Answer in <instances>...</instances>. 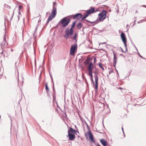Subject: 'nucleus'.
<instances>
[{"label":"nucleus","mask_w":146,"mask_h":146,"mask_svg":"<svg viewBox=\"0 0 146 146\" xmlns=\"http://www.w3.org/2000/svg\"><path fill=\"white\" fill-rule=\"evenodd\" d=\"M76 21L74 22L72 25L70 29L68 28H66L65 29V32L64 37L66 39L69 38V36H70V38L73 39L75 40L76 41L77 39L76 38L77 34L76 33H75L74 36L73 37L72 36V35L74 33V28L75 26Z\"/></svg>","instance_id":"obj_1"},{"label":"nucleus","mask_w":146,"mask_h":146,"mask_svg":"<svg viewBox=\"0 0 146 146\" xmlns=\"http://www.w3.org/2000/svg\"><path fill=\"white\" fill-rule=\"evenodd\" d=\"M92 73L93 72H89V75H90V76L91 80L93 84V86H94V89L95 90H98V77L97 74H96L94 76V78L95 79V83H94Z\"/></svg>","instance_id":"obj_2"},{"label":"nucleus","mask_w":146,"mask_h":146,"mask_svg":"<svg viewBox=\"0 0 146 146\" xmlns=\"http://www.w3.org/2000/svg\"><path fill=\"white\" fill-rule=\"evenodd\" d=\"M70 21V18H68L67 17H64L58 23L57 27L60 23L62 27H66L68 25Z\"/></svg>","instance_id":"obj_3"},{"label":"nucleus","mask_w":146,"mask_h":146,"mask_svg":"<svg viewBox=\"0 0 146 146\" xmlns=\"http://www.w3.org/2000/svg\"><path fill=\"white\" fill-rule=\"evenodd\" d=\"M56 8H52L51 14L49 16L48 19L47 23L56 16Z\"/></svg>","instance_id":"obj_4"},{"label":"nucleus","mask_w":146,"mask_h":146,"mask_svg":"<svg viewBox=\"0 0 146 146\" xmlns=\"http://www.w3.org/2000/svg\"><path fill=\"white\" fill-rule=\"evenodd\" d=\"M107 12L105 10H103L102 12L98 14L99 20L100 21H103L106 18Z\"/></svg>","instance_id":"obj_5"},{"label":"nucleus","mask_w":146,"mask_h":146,"mask_svg":"<svg viewBox=\"0 0 146 146\" xmlns=\"http://www.w3.org/2000/svg\"><path fill=\"white\" fill-rule=\"evenodd\" d=\"M85 135L87 138H88L89 136V139L90 140V141L92 143H95V142L94 139L93 135L90 130L89 132H86L85 133Z\"/></svg>","instance_id":"obj_6"},{"label":"nucleus","mask_w":146,"mask_h":146,"mask_svg":"<svg viewBox=\"0 0 146 146\" xmlns=\"http://www.w3.org/2000/svg\"><path fill=\"white\" fill-rule=\"evenodd\" d=\"M121 37L122 40L124 44L126 49L125 51H127V44L126 43L127 40L125 34L123 33H121Z\"/></svg>","instance_id":"obj_7"},{"label":"nucleus","mask_w":146,"mask_h":146,"mask_svg":"<svg viewBox=\"0 0 146 146\" xmlns=\"http://www.w3.org/2000/svg\"><path fill=\"white\" fill-rule=\"evenodd\" d=\"M77 48V45L75 44L73 46H72L70 48V54L71 55H73L75 52L76 51Z\"/></svg>","instance_id":"obj_8"},{"label":"nucleus","mask_w":146,"mask_h":146,"mask_svg":"<svg viewBox=\"0 0 146 146\" xmlns=\"http://www.w3.org/2000/svg\"><path fill=\"white\" fill-rule=\"evenodd\" d=\"M90 9L86 11V13L89 15L91 13H94L99 11V9H95L94 7H91Z\"/></svg>","instance_id":"obj_9"},{"label":"nucleus","mask_w":146,"mask_h":146,"mask_svg":"<svg viewBox=\"0 0 146 146\" xmlns=\"http://www.w3.org/2000/svg\"><path fill=\"white\" fill-rule=\"evenodd\" d=\"M72 16L74 19L76 18L77 19L79 20L81 18L82 15L81 13H78L75 15H72Z\"/></svg>","instance_id":"obj_10"},{"label":"nucleus","mask_w":146,"mask_h":146,"mask_svg":"<svg viewBox=\"0 0 146 146\" xmlns=\"http://www.w3.org/2000/svg\"><path fill=\"white\" fill-rule=\"evenodd\" d=\"M68 134L69 140H73L75 139V136L74 134L70 133H68Z\"/></svg>","instance_id":"obj_11"},{"label":"nucleus","mask_w":146,"mask_h":146,"mask_svg":"<svg viewBox=\"0 0 146 146\" xmlns=\"http://www.w3.org/2000/svg\"><path fill=\"white\" fill-rule=\"evenodd\" d=\"M4 40L1 43V46L2 49L3 48H4V46L5 45L6 43V39L5 36V34L4 35V37H3Z\"/></svg>","instance_id":"obj_12"},{"label":"nucleus","mask_w":146,"mask_h":146,"mask_svg":"<svg viewBox=\"0 0 146 146\" xmlns=\"http://www.w3.org/2000/svg\"><path fill=\"white\" fill-rule=\"evenodd\" d=\"M113 63L114 64V66L115 67V64L117 62V58L116 57V54L113 52Z\"/></svg>","instance_id":"obj_13"},{"label":"nucleus","mask_w":146,"mask_h":146,"mask_svg":"<svg viewBox=\"0 0 146 146\" xmlns=\"http://www.w3.org/2000/svg\"><path fill=\"white\" fill-rule=\"evenodd\" d=\"M100 142L104 146H106L107 145V141L104 139H101Z\"/></svg>","instance_id":"obj_14"},{"label":"nucleus","mask_w":146,"mask_h":146,"mask_svg":"<svg viewBox=\"0 0 146 146\" xmlns=\"http://www.w3.org/2000/svg\"><path fill=\"white\" fill-rule=\"evenodd\" d=\"M76 131L75 129H73L72 128L70 127V129L68 130V133H76Z\"/></svg>","instance_id":"obj_15"},{"label":"nucleus","mask_w":146,"mask_h":146,"mask_svg":"<svg viewBox=\"0 0 146 146\" xmlns=\"http://www.w3.org/2000/svg\"><path fill=\"white\" fill-rule=\"evenodd\" d=\"M89 15L87 13H84V16L82 18L81 21H82L85 19Z\"/></svg>","instance_id":"obj_16"},{"label":"nucleus","mask_w":146,"mask_h":146,"mask_svg":"<svg viewBox=\"0 0 146 146\" xmlns=\"http://www.w3.org/2000/svg\"><path fill=\"white\" fill-rule=\"evenodd\" d=\"M93 68V66H88V70L89 71V72H92V69Z\"/></svg>","instance_id":"obj_17"},{"label":"nucleus","mask_w":146,"mask_h":146,"mask_svg":"<svg viewBox=\"0 0 146 146\" xmlns=\"http://www.w3.org/2000/svg\"><path fill=\"white\" fill-rule=\"evenodd\" d=\"M90 59L89 58H87L86 61L84 62V64L86 65H87L88 64L90 63Z\"/></svg>","instance_id":"obj_18"},{"label":"nucleus","mask_w":146,"mask_h":146,"mask_svg":"<svg viewBox=\"0 0 146 146\" xmlns=\"http://www.w3.org/2000/svg\"><path fill=\"white\" fill-rule=\"evenodd\" d=\"M82 26V24L81 23H79L77 25V27L79 29H80Z\"/></svg>","instance_id":"obj_19"},{"label":"nucleus","mask_w":146,"mask_h":146,"mask_svg":"<svg viewBox=\"0 0 146 146\" xmlns=\"http://www.w3.org/2000/svg\"><path fill=\"white\" fill-rule=\"evenodd\" d=\"M99 67L103 71L104 70V69L103 66L102 65L101 63H99L98 64Z\"/></svg>","instance_id":"obj_20"},{"label":"nucleus","mask_w":146,"mask_h":146,"mask_svg":"<svg viewBox=\"0 0 146 146\" xmlns=\"http://www.w3.org/2000/svg\"><path fill=\"white\" fill-rule=\"evenodd\" d=\"M53 8H56V3L55 2H53Z\"/></svg>","instance_id":"obj_21"},{"label":"nucleus","mask_w":146,"mask_h":146,"mask_svg":"<svg viewBox=\"0 0 146 146\" xmlns=\"http://www.w3.org/2000/svg\"><path fill=\"white\" fill-rule=\"evenodd\" d=\"M45 86H46V91H47L49 90V89L47 83L46 84Z\"/></svg>","instance_id":"obj_22"},{"label":"nucleus","mask_w":146,"mask_h":146,"mask_svg":"<svg viewBox=\"0 0 146 146\" xmlns=\"http://www.w3.org/2000/svg\"><path fill=\"white\" fill-rule=\"evenodd\" d=\"M50 76V77H51V79H52V82L53 83V89L54 90V84L53 80L52 77L51 76V75Z\"/></svg>","instance_id":"obj_23"},{"label":"nucleus","mask_w":146,"mask_h":146,"mask_svg":"<svg viewBox=\"0 0 146 146\" xmlns=\"http://www.w3.org/2000/svg\"><path fill=\"white\" fill-rule=\"evenodd\" d=\"M38 26H37L36 27V28L35 30V32H34V33L33 34V35L34 36L35 35V33H36V31H37V28H38Z\"/></svg>","instance_id":"obj_24"},{"label":"nucleus","mask_w":146,"mask_h":146,"mask_svg":"<svg viewBox=\"0 0 146 146\" xmlns=\"http://www.w3.org/2000/svg\"><path fill=\"white\" fill-rule=\"evenodd\" d=\"M85 21H87V22H89V23H95L96 22V21H94V22H91V21H88V20H87L86 19L85 20Z\"/></svg>","instance_id":"obj_25"},{"label":"nucleus","mask_w":146,"mask_h":146,"mask_svg":"<svg viewBox=\"0 0 146 146\" xmlns=\"http://www.w3.org/2000/svg\"><path fill=\"white\" fill-rule=\"evenodd\" d=\"M23 8V7L22 5H20L19 6V11H20V9Z\"/></svg>","instance_id":"obj_26"},{"label":"nucleus","mask_w":146,"mask_h":146,"mask_svg":"<svg viewBox=\"0 0 146 146\" xmlns=\"http://www.w3.org/2000/svg\"><path fill=\"white\" fill-rule=\"evenodd\" d=\"M31 39H29V40H28L27 41V42H29V44L30 45L31 44Z\"/></svg>","instance_id":"obj_27"},{"label":"nucleus","mask_w":146,"mask_h":146,"mask_svg":"<svg viewBox=\"0 0 146 146\" xmlns=\"http://www.w3.org/2000/svg\"><path fill=\"white\" fill-rule=\"evenodd\" d=\"M93 66V64H92V62H91L90 63V64H89V66Z\"/></svg>","instance_id":"obj_28"},{"label":"nucleus","mask_w":146,"mask_h":146,"mask_svg":"<svg viewBox=\"0 0 146 146\" xmlns=\"http://www.w3.org/2000/svg\"><path fill=\"white\" fill-rule=\"evenodd\" d=\"M118 89L121 90V91L122 92V90L124 89H123V88H121V87H120L118 88Z\"/></svg>","instance_id":"obj_29"},{"label":"nucleus","mask_w":146,"mask_h":146,"mask_svg":"<svg viewBox=\"0 0 146 146\" xmlns=\"http://www.w3.org/2000/svg\"><path fill=\"white\" fill-rule=\"evenodd\" d=\"M138 54H139V56L140 57H141V58H144L138 52Z\"/></svg>","instance_id":"obj_30"},{"label":"nucleus","mask_w":146,"mask_h":146,"mask_svg":"<svg viewBox=\"0 0 146 146\" xmlns=\"http://www.w3.org/2000/svg\"><path fill=\"white\" fill-rule=\"evenodd\" d=\"M120 48L121 49V50H122V51L123 52H124V53H125V52H124V51H123V50L122 48L121 47H120Z\"/></svg>","instance_id":"obj_31"},{"label":"nucleus","mask_w":146,"mask_h":146,"mask_svg":"<svg viewBox=\"0 0 146 146\" xmlns=\"http://www.w3.org/2000/svg\"><path fill=\"white\" fill-rule=\"evenodd\" d=\"M121 129H122V131H123V133L124 134H125L124 133V131H123V127H122L121 128Z\"/></svg>","instance_id":"obj_32"},{"label":"nucleus","mask_w":146,"mask_h":146,"mask_svg":"<svg viewBox=\"0 0 146 146\" xmlns=\"http://www.w3.org/2000/svg\"><path fill=\"white\" fill-rule=\"evenodd\" d=\"M14 10L13 11V15H12V18H11V20L12 19L13 17V15H14Z\"/></svg>","instance_id":"obj_33"},{"label":"nucleus","mask_w":146,"mask_h":146,"mask_svg":"<svg viewBox=\"0 0 146 146\" xmlns=\"http://www.w3.org/2000/svg\"><path fill=\"white\" fill-rule=\"evenodd\" d=\"M79 117L80 119H82V117L79 115Z\"/></svg>","instance_id":"obj_34"},{"label":"nucleus","mask_w":146,"mask_h":146,"mask_svg":"<svg viewBox=\"0 0 146 146\" xmlns=\"http://www.w3.org/2000/svg\"><path fill=\"white\" fill-rule=\"evenodd\" d=\"M116 12H117V13H118V12H119V10H116Z\"/></svg>","instance_id":"obj_35"},{"label":"nucleus","mask_w":146,"mask_h":146,"mask_svg":"<svg viewBox=\"0 0 146 146\" xmlns=\"http://www.w3.org/2000/svg\"><path fill=\"white\" fill-rule=\"evenodd\" d=\"M19 15H21V12H20V11H19Z\"/></svg>","instance_id":"obj_36"},{"label":"nucleus","mask_w":146,"mask_h":146,"mask_svg":"<svg viewBox=\"0 0 146 146\" xmlns=\"http://www.w3.org/2000/svg\"><path fill=\"white\" fill-rule=\"evenodd\" d=\"M20 15H18V19L19 20V17L20 16Z\"/></svg>","instance_id":"obj_37"},{"label":"nucleus","mask_w":146,"mask_h":146,"mask_svg":"<svg viewBox=\"0 0 146 146\" xmlns=\"http://www.w3.org/2000/svg\"><path fill=\"white\" fill-rule=\"evenodd\" d=\"M113 71H109V73L110 74L112 72H113Z\"/></svg>","instance_id":"obj_38"},{"label":"nucleus","mask_w":146,"mask_h":146,"mask_svg":"<svg viewBox=\"0 0 146 146\" xmlns=\"http://www.w3.org/2000/svg\"><path fill=\"white\" fill-rule=\"evenodd\" d=\"M142 6L143 7H146V5H142V6Z\"/></svg>","instance_id":"obj_39"},{"label":"nucleus","mask_w":146,"mask_h":146,"mask_svg":"<svg viewBox=\"0 0 146 146\" xmlns=\"http://www.w3.org/2000/svg\"><path fill=\"white\" fill-rule=\"evenodd\" d=\"M84 27H83V29H82V31H83V32L84 31Z\"/></svg>","instance_id":"obj_40"},{"label":"nucleus","mask_w":146,"mask_h":146,"mask_svg":"<svg viewBox=\"0 0 146 146\" xmlns=\"http://www.w3.org/2000/svg\"><path fill=\"white\" fill-rule=\"evenodd\" d=\"M96 59V58H94V62H95Z\"/></svg>","instance_id":"obj_41"},{"label":"nucleus","mask_w":146,"mask_h":146,"mask_svg":"<svg viewBox=\"0 0 146 146\" xmlns=\"http://www.w3.org/2000/svg\"><path fill=\"white\" fill-rule=\"evenodd\" d=\"M106 44V42H104L102 43V44Z\"/></svg>","instance_id":"obj_42"},{"label":"nucleus","mask_w":146,"mask_h":146,"mask_svg":"<svg viewBox=\"0 0 146 146\" xmlns=\"http://www.w3.org/2000/svg\"><path fill=\"white\" fill-rule=\"evenodd\" d=\"M97 146H100V145H99H99H97Z\"/></svg>","instance_id":"obj_43"},{"label":"nucleus","mask_w":146,"mask_h":146,"mask_svg":"<svg viewBox=\"0 0 146 146\" xmlns=\"http://www.w3.org/2000/svg\"><path fill=\"white\" fill-rule=\"evenodd\" d=\"M94 74H96V72H94Z\"/></svg>","instance_id":"obj_44"},{"label":"nucleus","mask_w":146,"mask_h":146,"mask_svg":"<svg viewBox=\"0 0 146 146\" xmlns=\"http://www.w3.org/2000/svg\"><path fill=\"white\" fill-rule=\"evenodd\" d=\"M11 50L12 51H13V49H11Z\"/></svg>","instance_id":"obj_45"},{"label":"nucleus","mask_w":146,"mask_h":146,"mask_svg":"<svg viewBox=\"0 0 146 146\" xmlns=\"http://www.w3.org/2000/svg\"><path fill=\"white\" fill-rule=\"evenodd\" d=\"M137 23H139V22H137Z\"/></svg>","instance_id":"obj_46"},{"label":"nucleus","mask_w":146,"mask_h":146,"mask_svg":"<svg viewBox=\"0 0 146 146\" xmlns=\"http://www.w3.org/2000/svg\"><path fill=\"white\" fill-rule=\"evenodd\" d=\"M65 115L66 116V113H65Z\"/></svg>","instance_id":"obj_47"},{"label":"nucleus","mask_w":146,"mask_h":146,"mask_svg":"<svg viewBox=\"0 0 146 146\" xmlns=\"http://www.w3.org/2000/svg\"><path fill=\"white\" fill-rule=\"evenodd\" d=\"M120 55H123V54H121Z\"/></svg>","instance_id":"obj_48"},{"label":"nucleus","mask_w":146,"mask_h":146,"mask_svg":"<svg viewBox=\"0 0 146 146\" xmlns=\"http://www.w3.org/2000/svg\"><path fill=\"white\" fill-rule=\"evenodd\" d=\"M98 132L99 133H102L101 132Z\"/></svg>","instance_id":"obj_49"},{"label":"nucleus","mask_w":146,"mask_h":146,"mask_svg":"<svg viewBox=\"0 0 146 146\" xmlns=\"http://www.w3.org/2000/svg\"><path fill=\"white\" fill-rule=\"evenodd\" d=\"M39 21H40V19H39V20L38 21V22H39Z\"/></svg>","instance_id":"obj_50"},{"label":"nucleus","mask_w":146,"mask_h":146,"mask_svg":"<svg viewBox=\"0 0 146 146\" xmlns=\"http://www.w3.org/2000/svg\"><path fill=\"white\" fill-rule=\"evenodd\" d=\"M97 23H96L94 24Z\"/></svg>","instance_id":"obj_51"},{"label":"nucleus","mask_w":146,"mask_h":146,"mask_svg":"<svg viewBox=\"0 0 146 146\" xmlns=\"http://www.w3.org/2000/svg\"><path fill=\"white\" fill-rule=\"evenodd\" d=\"M3 53V52H2L1 53V54H2Z\"/></svg>","instance_id":"obj_52"},{"label":"nucleus","mask_w":146,"mask_h":146,"mask_svg":"<svg viewBox=\"0 0 146 146\" xmlns=\"http://www.w3.org/2000/svg\"><path fill=\"white\" fill-rule=\"evenodd\" d=\"M77 132L78 133V131H77Z\"/></svg>","instance_id":"obj_53"},{"label":"nucleus","mask_w":146,"mask_h":146,"mask_svg":"<svg viewBox=\"0 0 146 146\" xmlns=\"http://www.w3.org/2000/svg\"><path fill=\"white\" fill-rule=\"evenodd\" d=\"M36 63V61H35V64Z\"/></svg>","instance_id":"obj_54"}]
</instances>
